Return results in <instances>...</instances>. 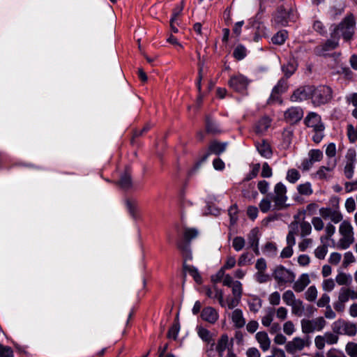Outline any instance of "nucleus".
Here are the masks:
<instances>
[{
  "instance_id": "44",
  "label": "nucleus",
  "mask_w": 357,
  "mask_h": 357,
  "mask_svg": "<svg viewBox=\"0 0 357 357\" xmlns=\"http://www.w3.org/2000/svg\"><path fill=\"white\" fill-rule=\"evenodd\" d=\"M335 228L331 223H328L325 227V235L321 237V240H329L331 237L335 234Z\"/></svg>"
},
{
  "instance_id": "14",
  "label": "nucleus",
  "mask_w": 357,
  "mask_h": 357,
  "mask_svg": "<svg viewBox=\"0 0 357 357\" xmlns=\"http://www.w3.org/2000/svg\"><path fill=\"white\" fill-rule=\"evenodd\" d=\"M201 317L204 321L213 324L218 321L219 314L215 308L208 306L202 310Z\"/></svg>"
},
{
  "instance_id": "15",
  "label": "nucleus",
  "mask_w": 357,
  "mask_h": 357,
  "mask_svg": "<svg viewBox=\"0 0 357 357\" xmlns=\"http://www.w3.org/2000/svg\"><path fill=\"white\" fill-rule=\"evenodd\" d=\"M356 153L354 150H349L346 155L347 162L344 167V174L347 178H351L354 174V163L355 161Z\"/></svg>"
},
{
  "instance_id": "18",
  "label": "nucleus",
  "mask_w": 357,
  "mask_h": 357,
  "mask_svg": "<svg viewBox=\"0 0 357 357\" xmlns=\"http://www.w3.org/2000/svg\"><path fill=\"white\" fill-rule=\"evenodd\" d=\"M234 326L236 328H241L245 325V319L243 317V312L240 309L234 310L230 316Z\"/></svg>"
},
{
  "instance_id": "29",
  "label": "nucleus",
  "mask_w": 357,
  "mask_h": 357,
  "mask_svg": "<svg viewBox=\"0 0 357 357\" xmlns=\"http://www.w3.org/2000/svg\"><path fill=\"white\" fill-rule=\"evenodd\" d=\"M228 341L229 337L227 335H222L218 341L215 349L220 357H222L223 352L227 348Z\"/></svg>"
},
{
  "instance_id": "56",
  "label": "nucleus",
  "mask_w": 357,
  "mask_h": 357,
  "mask_svg": "<svg viewBox=\"0 0 357 357\" xmlns=\"http://www.w3.org/2000/svg\"><path fill=\"white\" fill-rule=\"evenodd\" d=\"M0 357H13L12 349L0 344Z\"/></svg>"
},
{
  "instance_id": "43",
  "label": "nucleus",
  "mask_w": 357,
  "mask_h": 357,
  "mask_svg": "<svg viewBox=\"0 0 357 357\" xmlns=\"http://www.w3.org/2000/svg\"><path fill=\"white\" fill-rule=\"evenodd\" d=\"M335 287V280L332 278L324 280L322 282V288L325 291H331Z\"/></svg>"
},
{
  "instance_id": "32",
  "label": "nucleus",
  "mask_w": 357,
  "mask_h": 357,
  "mask_svg": "<svg viewBox=\"0 0 357 357\" xmlns=\"http://www.w3.org/2000/svg\"><path fill=\"white\" fill-rule=\"evenodd\" d=\"M318 294L317 289L312 285L307 288L305 292V298L309 302H313L316 300Z\"/></svg>"
},
{
  "instance_id": "48",
  "label": "nucleus",
  "mask_w": 357,
  "mask_h": 357,
  "mask_svg": "<svg viewBox=\"0 0 357 357\" xmlns=\"http://www.w3.org/2000/svg\"><path fill=\"white\" fill-rule=\"evenodd\" d=\"M287 178L290 183H295L300 178L299 172L295 169H291L288 171Z\"/></svg>"
},
{
  "instance_id": "40",
  "label": "nucleus",
  "mask_w": 357,
  "mask_h": 357,
  "mask_svg": "<svg viewBox=\"0 0 357 357\" xmlns=\"http://www.w3.org/2000/svg\"><path fill=\"white\" fill-rule=\"evenodd\" d=\"M345 351L350 357H357V343L354 342H348L346 344Z\"/></svg>"
},
{
  "instance_id": "24",
  "label": "nucleus",
  "mask_w": 357,
  "mask_h": 357,
  "mask_svg": "<svg viewBox=\"0 0 357 357\" xmlns=\"http://www.w3.org/2000/svg\"><path fill=\"white\" fill-rule=\"evenodd\" d=\"M337 44V41L328 40L324 44L316 47V52L319 55H325L326 52L335 49Z\"/></svg>"
},
{
  "instance_id": "4",
  "label": "nucleus",
  "mask_w": 357,
  "mask_h": 357,
  "mask_svg": "<svg viewBox=\"0 0 357 357\" xmlns=\"http://www.w3.org/2000/svg\"><path fill=\"white\" fill-rule=\"evenodd\" d=\"M333 98L332 89L328 86H319L314 88L312 93L313 102L316 105L326 104Z\"/></svg>"
},
{
  "instance_id": "39",
  "label": "nucleus",
  "mask_w": 357,
  "mask_h": 357,
  "mask_svg": "<svg viewBox=\"0 0 357 357\" xmlns=\"http://www.w3.org/2000/svg\"><path fill=\"white\" fill-rule=\"evenodd\" d=\"M206 129L208 132L212 134H215L220 132V130L208 116L206 117Z\"/></svg>"
},
{
  "instance_id": "46",
  "label": "nucleus",
  "mask_w": 357,
  "mask_h": 357,
  "mask_svg": "<svg viewBox=\"0 0 357 357\" xmlns=\"http://www.w3.org/2000/svg\"><path fill=\"white\" fill-rule=\"evenodd\" d=\"M259 207L261 212L266 213L271 209L273 206L269 199L264 198L260 202Z\"/></svg>"
},
{
  "instance_id": "1",
  "label": "nucleus",
  "mask_w": 357,
  "mask_h": 357,
  "mask_svg": "<svg viewBox=\"0 0 357 357\" xmlns=\"http://www.w3.org/2000/svg\"><path fill=\"white\" fill-rule=\"evenodd\" d=\"M339 233L340 238L337 242V247L340 249H347L354 242V233L353 227L348 220L340 222Z\"/></svg>"
},
{
  "instance_id": "30",
  "label": "nucleus",
  "mask_w": 357,
  "mask_h": 357,
  "mask_svg": "<svg viewBox=\"0 0 357 357\" xmlns=\"http://www.w3.org/2000/svg\"><path fill=\"white\" fill-rule=\"evenodd\" d=\"M298 227L301 229L300 235L303 238L312 233V228L311 224L307 221H302L298 223Z\"/></svg>"
},
{
  "instance_id": "13",
  "label": "nucleus",
  "mask_w": 357,
  "mask_h": 357,
  "mask_svg": "<svg viewBox=\"0 0 357 357\" xmlns=\"http://www.w3.org/2000/svg\"><path fill=\"white\" fill-rule=\"evenodd\" d=\"M303 113L299 107H291L284 113V119L287 122L294 124L299 121L303 117Z\"/></svg>"
},
{
  "instance_id": "63",
  "label": "nucleus",
  "mask_w": 357,
  "mask_h": 357,
  "mask_svg": "<svg viewBox=\"0 0 357 357\" xmlns=\"http://www.w3.org/2000/svg\"><path fill=\"white\" fill-rule=\"evenodd\" d=\"M348 101L356 107L353 110L352 114L355 118H357V93H353L349 98H348Z\"/></svg>"
},
{
  "instance_id": "60",
  "label": "nucleus",
  "mask_w": 357,
  "mask_h": 357,
  "mask_svg": "<svg viewBox=\"0 0 357 357\" xmlns=\"http://www.w3.org/2000/svg\"><path fill=\"white\" fill-rule=\"evenodd\" d=\"M266 357H287V356L284 351L282 349L278 347H273L271 350V354Z\"/></svg>"
},
{
  "instance_id": "59",
  "label": "nucleus",
  "mask_w": 357,
  "mask_h": 357,
  "mask_svg": "<svg viewBox=\"0 0 357 357\" xmlns=\"http://www.w3.org/2000/svg\"><path fill=\"white\" fill-rule=\"evenodd\" d=\"M312 243V239L305 238L298 243V248L301 252L305 251Z\"/></svg>"
},
{
  "instance_id": "61",
  "label": "nucleus",
  "mask_w": 357,
  "mask_h": 357,
  "mask_svg": "<svg viewBox=\"0 0 357 357\" xmlns=\"http://www.w3.org/2000/svg\"><path fill=\"white\" fill-rule=\"evenodd\" d=\"M342 259V256L338 252H333L331 254L328 261L333 265H337Z\"/></svg>"
},
{
  "instance_id": "55",
  "label": "nucleus",
  "mask_w": 357,
  "mask_h": 357,
  "mask_svg": "<svg viewBox=\"0 0 357 357\" xmlns=\"http://www.w3.org/2000/svg\"><path fill=\"white\" fill-rule=\"evenodd\" d=\"M326 343L329 344H333L337 342L338 336L333 333H326L324 335Z\"/></svg>"
},
{
  "instance_id": "22",
  "label": "nucleus",
  "mask_w": 357,
  "mask_h": 357,
  "mask_svg": "<svg viewBox=\"0 0 357 357\" xmlns=\"http://www.w3.org/2000/svg\"><path fill=\"white\" fill-rule=\"evenodd\" d=\"M271 120L268 116L262 117L255 125V130L257 134L266 132L271 126Z\"/></svg>"
},
{
  "instance_id": "2",
  "label": "nucleus",
  "mask_w": 357,
  "mask_h": 357,
  "mask_svg": "<svg viewBox=\"0 0 357 357\" xmlns=\"http://www.w3.org/2000/svg\"><path fill=\"white\" fill-rule=\"evenodd\" d=\"M286 187L281 183L275 185L274 188V195L272 198L273 202V211H280L288 208L289 204H287V197L286 195Z\"/></svg>"
},
{
  "instance_id": "16",
  "label": "nucleus",
  "mask_w": 357,
  "mask_h": 357,
  "mask_svg": "<svg viewBox=\"0 0 357 357\" xmlns=\"http://www.w3.org/2000/svg\"><path fill=\"white\" fill-rule=\"evenodd\" d=\"M306 125L308 127L314 128L315 131H322L324 125L320 122V117L315 113H311L305 120Z\"/></svg>"
},
{
  "instance_id": "45",
  "label": "nucleus",
  "mask_w": 357,
  "mask_h": 357,
  "mask_svg": "<svg viewBox=\"0 0 357 357\" xmlns=\"http://www.w3.org/2000/svg\"><path fill=\"white\" fill-rule=\"evenodd\" d=\"M245 240L241 236H236L233 239L232 245L235 250L240 251L245 246Z\"/></svg>"
},
{
  "instance_id": "64",
  "label": "nucleus",
  "mask_w": 357,
  "mask_h": 357,
  "mask_svg": "<svg viewBox=\"0 0 357 357\" xmlns=\"http://www.w3.org/2000/svg\"><path fill=\"white\" fill-rule=\"evenodd\" d=\"M296 70V66L293 63H289L283 67V71L285 75L288 77L291 76Z\"/></svg>"
},
{
  "instance_id": "7",
  "label": "nucleus",
  "mask_w": 357,
  "mask_h": 357,
  "mask_svg": "<svg viewBox=\"0 0 357 357\" xmlns=\"http://www.w3.org/2000/svg\"><path fill=\"white\" fill-rule=\"evenodd\" d=\"M355 21L354 16L350 15L344 18L337 29L335 30L334 33H337L339 31H342V36L345 40H349L354 35V26Z\"/></svg>"
},
{
  "instance_id": "47",
  "label": "nucleus",
  "mask_w": 357,
  "mask_h": 357,
  "mask_svg": "<svg viewBox=\"0 0 357 357\" xmlns=\"http://www.w3.org/2000/svg\"><path fill=\"white\" fill-rule=\"evenodd\" d=\"M328 250L326 245H322L316 248L314 255L319 259H324L327 254Z\"/></svg>"
},
{
  "instance_id": "21",
  "label": "nucleus",
  "mask_w": 357,
  "mask_h": 357,
  "mask_svg": "<svg viewBox=\"0 0 357 357\" xmlns=\"http://www.w3.org/2000/svg\"><path fill=\"white\" fill-rule=\"evenodd\" d=\"M126 205L132 219L135 220L141 219L136 201L128 199L126 201Z\"/></svg>"
},
{
  "instance_id": "53",
  "label": "nucleus",
  "mask_w": 357,
  "mask_h": 357,
  "mask_svg": "<svg viewBox=\"0 0 357 357\" xmlns=\"http://www.w3.org/2000/svg\"><path fill=\"white\" fill-rule=\"evenodd\" d=\"M283 331L287 335H291L295 332V326L291 321H287L283 324Z\"/></svg>"
},
{
  "instance_id": "62",
  "label": "nucleus",
  "mask_w": 357,
  "mask_h": 357,
  "mask_svg": "<svg viewBox=\"0 0 357 357\" xmlns=\"http://www.w3.org/2000/svg\"><path fill=\"white\" fill-rule=\"evenodd\" d=\"M330 302V297L326 294H324L321 295V298L318 300L317 305L319 307H323L325 306H328Z\"/></svg>"
},
{
  "instance_id": "38",
  "label": "nucleus",
  "mask_w": 357,
  "mask_h": 357,
  "mask_svg": "<svg viewBox=\"0 0 357 357\" xmlns=\"http://www.w3.org/2000/svg\"><path fill=\"white\" fill-rule=\"evenodd\" d=\"M234 57L237 60H241L246 56V50L242 45L236 47L233 52Z\"/></svg>"
},
{
  "instance_id": "5",
  "label": "nucleus",
  "mask_w": 357,
  "mask_h": 357,
  "mask_svg": "<svg viewBox=\"0 0 357 357\" xmlns=\"http://www.w3.org/2000/svg\"><path fill=\"white\" fill-rule=\"evenodd\" d=\"M249 84V79L240 73L233 75L228 81V85L231 89L241 93L247 91Z\"/></svg>"
},
{
  "instance_id": "37",
  "label": "nucleus",
  "mask_w": 357,
  "mask_h": 357,
  "mask_svg": "<svg viewBox=\"0 0 357 357\" xmlns=\"http://www.w3.org/2000/svg\"><path fill=\"white\" fill-rule=\"evenodd\" d=\"M298 191L302 195H310L313 192L311 184L309 182L301 184L298 186Z\"/></svg>"
},
{
  "instance_id": "28",
  "label": "nucleus",
  "mask_w": 357,
  "mask_h": 357,
  "mask_svg": "<svg viewBox=\"0 0 357 357\" xmlns=\"http://www.w3.org/2000/svg\"><path fill=\"white\" fill-rule=\"evenodd\" d=\"M257 150L263 157L270 158L272 155V150L269 144L264 140L257 145Z\"/></svg>"
},
{
  "instance_id": "42",
  "label": "nucleus",
  "mask_w": 357,
  "mask_h": 357,
  "mask_svg": "<svg viewBox=\"0 0 357 357\" xmlns=\"http://www.w3.org/2000/svg\"><path fill=\"white\" fill-rule=\"evenodd\" d=\"M311 321L313 325V328H314V331H321L326 324L325 319L322 317H317Z\"/></svg>"
},
{
  "instance_id": "6",
  "label": "nucleus",
  "mask_w": 357,
  "mask_h": 357,
  "mask_svg": "<svg viewBox=\"0 0 357 357\" xmlns=\"http://www.w3.org/2000/svg\"><path fill=\"white\" fill-rule=\"evenodd\" d=\"M273 276L279 284L292 283L294 282L296 277L294 272L282 266L276 267L273 273Z\"/></svg>"
},
{
  "instance_id": "57",
  "label": "nucleus",
  "mask_w": 357,
  "mask_h": 357,
  "mask_svg": "<svg viewBox=\"0 0 357 357\" xmlns=\"http://www.w3.org/2000/svg\"><path fill=\"white\" fill-rule=\"evenodd\" d=\"M269 303L272 305H278L280 303V294L278 291H274L268 297Z\"/></svg>"
},
{
  "instance_id": "34",
  "label": "nucleus",
  "mask_w": 357,
  "mask_h": 357,
  "mask_svg": "<svg viewBox=\"0 0 357 357\" xmlns=\"http://www.w3.org/2000/svg\"><path fill=\"white\" fill-rule=\"evenodd\" d=\"M197 333L204 341L208 343H210L213 341L212 335L207 329L202 326H199L197 327Z\"/></svg>"
},
{
  "instance_id": "9",
  "label": "nucleus",
  "mask_w": 357,
  "mask_h": 357,
  "mask_svg": "<svg viewBox=\"0 0 357 357\" xmlns=\"http://www.w3.org/2000/svg\"><path fill=\"white\" fill-rule=\"evenodd\" d=\"M319 215L323 219H330L335 224H337L343 220V215L337 207H322L319 209Z\"/></svg>"
},
{
  "instance_id": "26",
  "label": "nucleus",
  "mask_w": 357,
  "mask_h": 357,
  "mask_svg": "<svg viewBox=\"0 0 357 357\" xmlns=\"http://www.w3.org/2000/svg\"><path fill=\"white\" fill-rule=\"evenodd\" d=\"M351 282V276L342 271L339 272L335 277V282L340 286H349Z\"/></svg>"
},
{
  "instance_id": "52",
  "label": "nucleus",
  "mask_w": 357,
  "mask_h": 357,
  "mask_svg": "<svg viewBox=\"0 0 357 357\" xmlns=\"http://www.w3.org/2000/svg\"><path fill=\"white\" fill-rule=\"evenodd\" d=\"M232 287V294L234 297H237L241 298L242 294V284L238 281H235L233 283Z\"/></svg>"
},
{
  "instance_id": "25",
  "label": "nucleus",
  "mask_w": 357,
  "mask_h": 357,
  "mask_svg": "<svg viewBox=\"0 0 357 357\" xmlns=\"http://www.w3.org/2000/svg\"><path fill=\"white\" fill-rule=\"evenodd\" d=\"M287 88L288 85L286 79H280L273 90L271 98L273 100H279L278 95L284 93L287 89Z\"/></svg>"
},
{
  "instance_id": "33",
  "label": "nucleus",
  "mask_w": 357,
  "mask_h": 357,
  "mask_svg": "<svg viewBox=\"0 0 357 357\" xmlns=\"http://www.w3.org/2000/svg\"><path fill=\"white\" fill-rule=\"evenodd\" d=\"M291 11V7L284 8L281 7L278 10V20L280 23L284 24L287 19L289 17L290 12Z\"/></svg>"
},
{
  "instance_id": "27",
  "label": "nucleus",
  "mask_w": 357,
  "mask_h": 357,
  "mask_svg": "<svg viewBox=\"0 0 357 357\" xmlns=\"http://www.w3.org/2000/svg\"><path fill=\"white\" fill-rule=\"evenodd\" d=\"M290 307H291L292 314L297 317L303 316L305 311V307L303 302L301 299L296 300L290 305Z\"/></svg>"
},
{
  "instance_id": "41",
  "label": "nucleus",
  "mask_w": 357,
  "mask_h": 357,
  "mask_svg": "<svg viewBox=\"0 0 357 357\" xmlns=\"http://www.w3.org/2000/svg\"><path fill=\"white\" fill-rule=\"evenodd\" d=\"M229 215L230 218V224L234 225L238 220V208L236 204L232 205L229 209Z\"/></svg>"
},
{
  "instance_id": "20",
  "label": "nucleus",
  "mask_w": 357,
  "mask_h": 357,
  "mask_svg": "<svg viewBox=\"0 0 357 357\" xmlns=\"http://www.w3.org/2000/svg\"><path fill=\"white\" fill-rule=\"evenodd\" d=\"M290 230L287 236V243L288 245L294 246L296 243L295 236L298 230V222L294 221L289 225Z\"/></svg>"
},
{
  "instance_id": "23",
  "label": "nucleus",
  "mask_w": 357,
  "mask_h": 357,
  "mask_svg": "<svg viewBox=\"0 0 357 357\" xmlns=\"http://www.w3.org/2000/svg\"><path fill=\"white\" fill-rule=\"evenodd\" d=\"M259 230L257 228L252 229L248 234V243L250 247L252 248L253 250L259 254L258 250V243H259V238H258Z\"/></svg>"
},
{
  "instance_id": "3",
  "label": "nucleus",
  "mask_w": 357,
  "mask_h": 357,
  "mask_svg": "<svg viewBox=\"0 0 357 357\" xmlns=\"http://www.w3.org/2000/svg\"><path fill=\"white\" fill-rule=\"evenodd\" d=\"M311 344L310 337L308 335L304 337H296L291 341L286 343L284 348L289 354H295L297 352L303 351Z\"/></svg>"
},
{
  "instance_id": "19",
  "label": "nucleus",
  "mask_w": 357,
  "mask_h": 357,
  "mask_svg": "<svg viewBox=\"0 0 357 357\" xmlns=\"http://www.w3.org/2000/svg\"><path fill=\"white\" fill-rule=\"evenodd\" d=\"M256 340L260 345L261 349L266 351L270 349L271 340L268 334L264 331L258 332L256 334Z\"/></svg>"
},
{
  "instance_id": "10",
  "label": "nucleus",
  "mask_w": 357,
  "mask_h": 357,
  "mask_svg": "<svg viewBox=\"0 0 357 357\" xmlns=\"http://www.w3.org/2000/svg\"><path fill=\"white\" fill-rule=\"evenodd\" d=\"M313 91L314 86H305L300 87L291 95V100L292 102H298L306 100L312 97Z\"/></svg>"
},
{
  "instance_id": "17",
  "label": "nucleus",
  "mask_w": 357,
  "mask_h": 357,
  "mask_svg": "<svg viewBox=\"0 0 357 357\" xmlns=\"http://www.w3.org/2000/svg\"><path fill=\"white\" fill-rule=\"evenodd\" d=\"M310 283V279L309 275L307 273H303L301 275V276L296 282H294L293 289L297 293L302 292Z\"/></svg>"
},
{
  "instance_id": "8",
  "label": "nucleus",
  "mask_w": 357,
  "mask_h": 357,
  "mask_svg": "<svg viewBox=\"0 0 357 357\" xmlns=\"http://www.w3.org/2000/svg\"><path fill=\"white\" fill-rule=\"evenodd\" d=\"M333 331L338 334L354 336L357 333V326L350 321L338 320L335 323Z\"/></svg>"
},
{
  "instance_id": "12",
  "label": "nucleus",
  "mask_w": 357,
  "mask_h": 357,
  "mask_svg": "<svg viewBox=\"0 0 357 357\" xmlns=\"http://www.w3.org/2000/svg\"><path fill=\"white\" fill-rule=\"evenodd\" d=\"M226 146V143H221L216 140L211 142L208 146V153H206L202 157L200 161L197 164V167H198L202 162L207 159L210 153L219 155L225 150Z\"/></svg>"
},
{
  "instance_id": "50",
  "label": "nucleus",
  "mask_w": 357,
  "mask_h": 357,
  "mask_svg": "<svg viewBox=\"0 0 357 357\" xmlns=\"http://www.w3.org/2000/svg\"><path fill=\"white\" fill-rule=\"evenodd\" d=\"M286 38L287 33L280 31L272 38V41L274 44L282 45L285 41Z\"/></svg>"
},
{
  "instance_id": "58",
  "label": "nucleus",
  "mask_w": 357,
  "mask_h": 357,
  "mask_svg": "<svg viewBox=\"0 0 357 357\" xmlns=\"http://www.w3.org/2000/svg\"><path fill=\"white\" fill-rule=\"evenodd\" d=\"M347 135L351 142H355L357 139V128L355 129L352 125H349L347 127Z\"/></svg>"
},
{
  "instance_id": "51",
  "label": "nucleus",
  "mask_w": 357,
  "mask_h": 357,
  "mask_svg": "<svg viewBox=\"0 0 357 357\" xmlns=\"http://www.w3.org/2000/svg\"><path fill=\"white\" fill-rule=\"evenodd\" d=\"M321 217H314L312 219V224L317 231H321L324 228V222Z\"/></svg>"
},
{
  "instance_id": "31",
  "label": "nucleus",
  "mask_w": 357,
  "mask_h": 357,
  "mask_svg": "<svg viewBox=\"0 0 357 357\" xmlns=\"http://www.w3.org/2000/svg\"><path fill=\"white\" fill-rule=\"evenodd\" d=\"M119 185L124 190H129L132 188V183L130 175L128 174H123L119 181Z\"/></svg>"
},
{
  "instance_id": "36",
  "label": "nucleus",
  "mask_w": 357,
  "mask_h": 357,
  "mask_svg": "<svg viewBox=\"0 0 357 357\" xmlns=\"http://www.w3.org/2000/svg\"><path fill=\"white\" fill-rule=\"evenodd\" d=\"M301 330L304 334H309L314 331V328L311 320L302 319L301 321Z\"/></svg>"
},
{
  "instance_id": "35",
  "label": "nucleus",
  "mask_w": 357,
  "mask_h": 357,
  "mask_svg": "<svg viewBox=\"0 0 357 357\" xmlns=\"http://www.w3.org/2000/svg\"><path fill=\"white\" fill-rule=\"evenodd\" d=\"M282 299L286 305L289 306L298 300L291 290H287L284 291L282 294Z\"/></svg>"
},
{
  "instance_id": "49",
  "label": "nucleus",
  "mask_w": 357,
  "mask_h": 357,
  "mask_svg": "<svg viewBox=\"0 0 357 357\" xmlns=\"http://www.w3.org/2000/svg\"><path fill=\"white\" fill-rule=\"evenodd\" d=\"M275 309H271L261 319V323L264 326H269L273 319Z\"/></svg>"
},
{
  "instance_id": "11",
  "label": "nucleus",
  "mask_w": 357,
  "mask_h": 357,
  "mask_svg": "<svg viewBox=\"0 0 357 357\" xmlns=\"http://www.w3.org/2000/svg\"><path fill=\"white\" fill-rule=\"evenodd\" d=\"M255 268L257 271L255 274V278L257 282L259 283H264L270 280L268 274L266 273L267 265L265 259L263 258L257 259Z\"/></svg>"
},
{
  "instance_id": "54",
  "label": "nucleus",
  "mask_w": 357,
  "mask_h": 357,
  "mask_svg": "<svg viewBox=\"0 0 357 357\" xmlns=\"http://www.w3.org/2000/svg\"><path fill=\"white\" fill-rule=\"evenodd\" d=\"M310 159L313 162L320 161L322 159L323 153L320 150L312 149L309 152Z\"/></svg>"
}]
</instances>
